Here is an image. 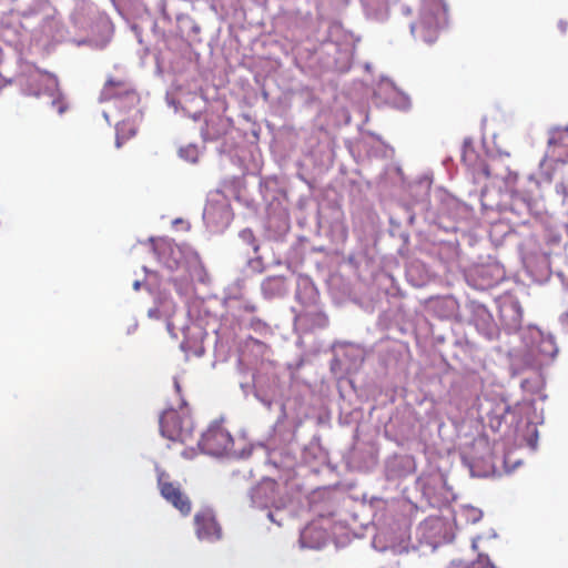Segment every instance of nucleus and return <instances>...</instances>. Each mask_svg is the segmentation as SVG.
Here are the masks:
<instances>
[{
  "label": "nucleus",
  "mask_w": 568,
  "mask_h": 568,
  "mask_svg": "<svg viewBox=\"0 0 568 568\" xmlns=\"http://www.w3.org/2000/svg\"><path fill=\"white\" fill-rule=\"evenodd\" d=\"M524 343L523 362L532 371L549 365L558 353L551 335H545L536 327H528L521 333Z\"/></svg>",
  "instance_id": "obj_1"
},
{
  "label": "nucleus",
  "mask_w": 568,
  "mask_h": 568,
  "mask_svg": "<svg viewBox=\"0 0 568 568\" xmlns=\"http://www.w3.org/2000/svg\"><path fill=\"white\" fill-rule=\"evenodd\" d=\"M160 430L170 440L186 443L193 433V422L185 410L168 409L160 418Z\"/></svg>",
  "instance_id": "obj_2"
},
{
  "label": "nucleus",
  "mask_w": 568,
  "mask_h": 568,
  "mask_svg": "<svg viewBox=\"0 0 568 568\" xmlns=\"http://www.w3.org/2000/svg\"><path fill=\"white\" fill-rule=\"evenodd\" d=\"M233 444L230 433L219 423H213L202 434L199 446L203 453L212 456L226 454Z\"/></svg>",
  "instance_id": "obj_3"
},
{
  "label": "nucleus",
  "mask_w": 568,
  "mask_h": 568,
  "mask_svg": "<svg viewBox=\"0 0 568 568\" xmlns=\"http://www.w3.org/2000/svg\"><path fill=\"white\" fill-rule=\"evenodd\" d=\"M158 485L162 497L172 504L182 515H189L191 511V501L181 490L180 486L169 481V475L164 471H158Z\"/></svg>",
  "instance_id": "obj_4"
},
{
  "label": "nucleus",
  "mask_w": 568,
  "mask_h": 568,
  "mask_svg": "<svg viewBox=\"0 0 568 568\" xmlns=\"http://www.w3.org/2000/svg\"><path fill=\"white\" fill-rule=\"evenodd\" d=\"M195 531L200 540L215 541L221 537V528L211 509H203L194 517Z\"/></svg>",
  "instance_id": "obj_5"
},
{
  "label": "nucleus",
  "mask_w": 568,
  "mask_h": 568,
  "mask_svg": "<svg viewBox=\"0 0 568 568\" xmlns=\"http://www.w3.org/2000/svg\"><path fill=\"white\" fill-rule=\"evenodd\" d=\"M566 162L568 160V128L554 129L549 133L545 160Z\"/></svg>",
  "instance_id": "obj_6"
},
{
  "label": "nucleus",
  "mask_w": 568,
  "mask_h": 568,
  "mask_svg": "<svg viewBox=\"0 0 568 568\" xmlns=\"http://www.w3.org/2000/svg\"><path fill=\"white\" fill-rule=\"evenodd\" d=\"M327 541L328 534L322 520L308 524L300 535V545L302 548L321 549Z\"/></svg>",
  "instance_id": "obj_7"
},
{
  "label": "nucleus",
  "mask_w": 568,
  "mask_h": 568,
  "mask_svg": "<svg viewBox=\"0 0 568 568\" xmlns=\"http://www.w3.org/2000/svg\"><path fill=\"white\" fill-rule=\"evenodd\" d=\"M29 85L30 91L36 95H39L43 90L44 93L53 97L55 91H58V80L55 75L40 71L39 69H36L31 74Z\"/></svg>",
  "instance_id": "obj_8"
},
{
  "label": "nucleus",
  "mask_w": 568,
  "mask_h": 568,
  "mask_svg": "<svg viewBox=\"0 0 568 568\" xmlns=\"http://www.w3.org/2000/svg\"><path fill=\"white\" fill-rule=\"evenodd\" d=\"M275 490V483L271 479L262 481L251 494L252 504L256 507H266L272 501Z\"/></svg>",
  "instance_id": "obj_9"
},
{
  "label": "nucleus",
  "mask_w": 568,
  "mask_h": 568,
  "mask_svg": "<svg viewBox=\"0 0 568 568\" xmlns=\"http://www.w3.org/2000/svg\"><path fill=\"white\" fill-rule=\"evenodd\" d=\"M106 44L108 40L105 38H101L100 40L84 38L75 41V45L78 47L88 45L92 49H103L106 47Z\"/></svg>",
  "instance_id": "obj_10"
},
{
  "label": "nucleus",
  "mask_w": 568,
  "mask_h": 568,
  "mask_svg": "<svg viewBox=\"0 0 568 568\" xmlns=\"http://www.w3.org/2000/svg\"><path fill=\"white\" fill-rule=\"evenodd\" d=\"M180 155L190 162H195L199 156V150L194 145H189L180 150Z\"/></svg>",
  "instance_id": "obj_11"
},
{
  "label": "nucleus",
  "mask_w": 568,
  "mask_h": 568,
  "mask_svg": "<svg viewBox=\"0 0 568 568\" xmlns=\"http://www.w3.org/2000/svg\"><path fill=\"white\" fill-rule=\"evenodd\" d=\"M481 516H483V513L477 508L471 507L467 510V519L473 524H476L477 521H479Z\"/></svg>",
  "instance_id": "obj_12"
},
{
  "label": "nucleus",
  "mask_w": 568,
  "mask_h": 568,
  "mask_svg": "<svg viewBox=\"0 0 568 568\" xmlns=\"http://www.w3.org/2000/svg\"><path fill=\"white\" fill-rule=\"evenodd\" d=\"M477 565L480 566L481 568H496L490 562L489 558L487 556H484V555H479Z\"/></svg>",
  "instance_id": "obj_13"
},
{
  "label": "nucleus",
  "mask_w": 568,
  "mask_h": 568,
  "mask_svg": "<svg viewBox=\"0 0 568 568\" xmlns=\"http://www.w3.org/2000/svg\"><path fill=\"white\" fill-rule=\"evenodd\" d=\"M240 236L245 241L247 242L248 244H253L254 243V237H253V233L251 230H243L241 233H240Z\"/></svg>",
  "instance_id": "obj_14"
},
{
  "label": "nucleus",
  "mask_w": 568,
  "mask_h": 568,
  "mask_svg": "<svg viewBox=\"0 0 568 568\" xmlns=\"http://www.w3.org/2000/svg\"><path fill=\"white\" fill-rule=\"evenodd\" d=\"M327 324H328V320L324 314H322V313L316 314V325L318 327H325V326H327Z\"/></svg>",
  "instance_id": "obj_15"
},
{
  "label": "nucleus",
  "mask_w": 568,
  "mask_h": 568,
  "mask_svg": "<svg viewBox=\"0 0 568 568\" xmlns=\"http://www.w3.org/2000/svg\"><path fill=\"white\" fill-rule=\"evenodd\" d=\"M113 84H114V83H113V81H108V83L105 84V87H104V89H103V91H102V97H103L104 99H108V98H110V97H111V95L109 94L108 90H109V87H111V85H113Z\"/></svg>",
  "instance_id": "obj_16"
},
{
  "label": "nucleus",
  "mask_w": 568,
  "mask_h": 568,
  "mask_svg": "<svg viewBox=\"0 0 568 568\" xmlns=\"http://www.w3.org/2000/svg\"><path fill=\"white\" fill-rule=\"evenodd\" d=\"M149 316L151 318H158L159 317V311L156 308L149 310Z\"/></svg>",
  "instance_id": "obj_17"
},
{
  "label": "nucleus",
  "mask_w": 568,
  "mask_h": 568,
  "mask_svg": "<svg viewBox=\"0 0 568 568\" xmlns=\"http://www.w3.org/2000/svg\"><path fill=\"white\" fill-rule=\"evenodd\" d=\"M168 267H169L170 270H173V268L178 267V262H176V260H174L172 263H168Z\"/></svg>",
  "instance_id": "obj_18"
},
{
  "label": "nucleus",
  "mask_w": 568,
  "mask_h": 568,
  "mask_svg": "<svg viewBox=\"0 0 568 568\" xmlns=\"http://www.w3.org/2000/svg\"><path fill=\"white\" fill-rule=\"evenodd\" d=\"M140 287H141V282H140V281H135V282L133 283V288H134L135 291H138V290H140Z\"/></svg>",
  "instance_id": "obj_19"
},
{
  "label": "nucleus",
  "mask_w": 568,
  "mask_h": 568,
  "mask_svg": "<svg viewBox=\"0 0 568 568\" xmlns=\"http://www.w3.org/2000/svg\"><path fill=\"white\" fill-rule=\"evenodd\" d=\"M115 145H116V148L121 146V140H120L119 134L116 135Z\"/></svg>",
  "instance_id": "obj_20"
},
{
  "label": "nucleus",
  "mask_w": 568,
  "mask_h": 568,
  "mask_svg": "<svg viewBox=\"0 0 568 568\" xmlns=\"http://www.w3.org/2000/svg\"><path fill=\"white\" fill-rule=\"evenodd\" d=\"M58 112L59 113H63L64 112V106L62 104L59 105Z\"/></svg>",
  "instance_id": "obj_21"
},
{
  "label": "nucleus",
  "mask_w": 568,
  "mask_h": 568,
  "mask_svg": "<svg viewBox=\"0 0 568 568\" xmlns=\"http://www.w3.org/2000/svg\"><path fill=\"white\" fill-rule=\"evenodd\" d=\"M471 547H473V549H476V548H477V540H476V539H474V540H473V545H471Z\"/></svg>",
  "instance_id": "obj_22"
},
{
  "label": "nucleus",
  "mask_w": 568,
  "mask_h": 568,
  "mask_svg": "<svg viewBox=\"0 0 568 568\" xmlns=\"http://www.w3.org/2000/svg\"><path fill=\"white\" fill-rule=\"evenodd\" d=\"M267 516H268V518H270L271 520H274V519H273V514H272V513H268V515H267Z\"/></svg>",
  "instance_id": "obj_23"
}]
</instances>
